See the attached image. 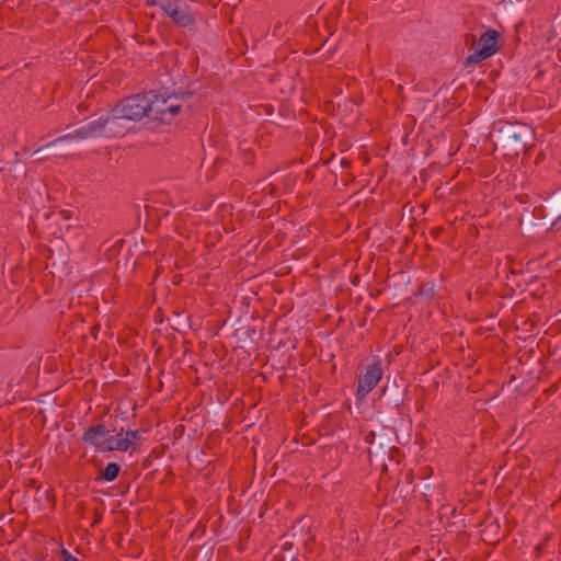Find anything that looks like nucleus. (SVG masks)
I'll return each mask as SVG.
<instances>
[{"mask_svg":"<svg viewBox=\"0 0 561 561\" xmlns=\"http://www.w3.org/2000/svg\"><path fill=\"white\" fill-rule=\"evenodd\" d=\"M494 126L499 145L506 154L518 157L523 152V162H528L537 149L536 133L531 125L518 121L500 119Z\"/></svg>","mask_w":561,"mask_h":561,"instance_id":"f257e3e1","label":"nucleus"},{"mask_svg":"<svg viewBox=\"0 0 561 561\" xmlns=\"http://www.w3.org/2000/svg\"><path fill=\"white\" fill-rule=\"evenodd\" d=\"M409 387V382L399 374L386 377V383L376 403V411L381 420L389 422L393 415H399L401 425L411 424L405 403Z\"/></svg>","mask_w":561,"mask_h":561,"instance_id":"f03ea898","label":"nucleus"},{"mask_svg":"<svg viewBox=\"0 0 561 561\" xmlns=\"http://www.w3.org/2000/svg\"><path fill=\"white\" fill-rule=\"evenodd\" d=\"M526 232L551 231L561 229V186L553 191L550 199L520 220Z\"/></svg>","mask_w":561,"mask_h":561,"instance_id":"7ed1b4c3","label":"nucleus"},{"mask_svg":"<svg viewBox=\"0 0 561 561\" xmlns=\"http://www.w3.org/2000/svg\"><path fill=\"white\" fill-rule=\"evenodd\" d=\"M502 43L503 35L494 28H488L480 35L478 48L465 59L463 66H476L490 58L501 49Z\"/></svg>","mask_w":561,"mask_h":561,"instance_id":"20e7f679","label":"nucleus"},{"mask_svg":"<svg viewBox=\"0 0 561 561\" xmlns=\"http://www.w3.org/2000/svg\"><path fill=\"white\" fill-rule=\"evenodd\" d=\"M115 113H119L126 121H140L150 118V104L147 93H137L126 96L115 104Z\"/></svg>","mask_w":561,"mask_h":561,"instance_id":"39448f33","label":"nucleus"},{"mask_svg":"<svg viewBox=\"0 0 561 561\" xmlns=\"http://www.w3.org/2000/svg\"><path fill=\"white\" fill-rule=\"evenodd\" d=\"M161 10L164 15L179 27L192 30L195 27V12L183 0H162Z\"/></svg>","mask_w":561,"mask_h":561,"instance_id":"423d86ee","label":"nucleus"},{"mask_svg":"<svg viewBox=\"0 0 561 561\" xmlns=\"http://www.w3.org/2000/svg\"><path fill=\"white\" fill-rule=\"evenodd\" d=\"M114 431L107 428L103 423L90 425L82 434V443L93 447L99 453L114 451Z\"/></svg>","mask_w":561,"mask_h":561,"instance_id":"0eeeda50","label":"nucleus"},{"mask_svg":"<svg viewBox=\"0 0 561 561\" xmlns=\"http://www.w3.org/2000/svg\"><path fill=\"white\" fill-rule=\"evenodd\" d=\"M147 94L148 103L150 104V119L161 124H168V118L164 115L171 101L185 102L193 96L192 91H182L168 96H163L156 91H149Z\"/></svg>","mask_w":561,"mask_h":561,"instance_id":"6e6552de","label":"nucleus"},{"mask_svg":"<svg viewBox=\"0 0 561 561\" xmlns=\"http://www.w3.org/2000/svg\"><path fill=\"white\" fill-rule=\"evenodd\" d=\"M383 376L382 360L375 356L373 362L365 367V371L357 378L356 398L362 401L373 391Z\"/></svg>","mask_w":561,"mask_h":561,"instance_id":"1a4fd4ad","label":"nucleus"},{"mask_svg":"<svg viewBox=\"0 0 561 561\" xmlns=\"http://www.w3.org/2000/svg\"><path fill=\"white\" fill-rule=\"evenodd\" d=\"M377 439L373 448H368V459L371 463L373 458L377 460L383 458L386 453L391 450L392 444L399 443L404 444L400 440L396 427L382 425L377 430Z\"/></svg>","mask_w":561,"mask_h":561,"instance_id":"9d476101","label":"nucleus"},{"mask_svg":"<svg viewBox=\"0 0 561 561\" xmlns=\"http://www.w3.org/2000/svg\"><path fill=\"white\" fill-rule=\"evenodd\" d=\"M89 138H91V136L88 131L87 126L83 125L82 127L76 129L73 133L62 135L43 146H41L39 148H37L34 151V153L44 154V153H48V152H53V153L61 152V151H65V150H68L71 148V146L69 144L72 140H75V139L85 140Z\"/></svg>","mask_w":561,"mask_h":561,"instance_id":"9b49d317","label":"nucleus"},{"mask_svg":"<svg viewBox=\"0 0 561 561\" xmlns=\"http://www.w3.org/2000/svg\"><path fill=\"white\" fill-rule=\"evenodd\" d=\"M146 432V430H128L124 432L122 427L114 434V451L138 450L144 439L142 434Z\"/></svg>","mask_w":561,"mask_h":561,"instance_id":"f8f14e48","label":"nucleus"},{"mask_svg":"<svg viewBox=\"0 0 561 561\" xmlns=\"http://www.w3.org/2000/svg\"><path fill=\"white\" fill-rule=\"evenodd\" d=\"M125 118L119 114L115 113V105L108 111L107 115L103 116V121L105 122V137L111 138H119L126 135L128 128L123 124Z\"/></svg>","mask_w":561,"mask_h":561,"instance_id":"ddd939ff","label":"nucleus"},{"mask_svg":"<svg viewBox=\"0 0 561 561\" xmlns=\"http://www.w3.org/2000/svg\"><path fill=\"white\" fill-rule=\"evenodd\" d=\"M122 471V466L118 462H108L105 467H98V476L95 481L113 482Z\"/></svg>","mask_w":561,"mask_h":561,"instance_id":"4468645a","label":"nucleus"},{"mask_svg":"<svg viewBox=\"0 0 561 561\" xmlns=\"http://www.w3.org/2000/svg\"><path fill=\"white\" fill-rule=\"evenodd\" d=\"M437 488L435 485H432L431 481H424L420 485V497L422 501L426 503V507L430 508L433 500L435 497V494H437Z\"/></svg>","mask_w":561,"mask_h":561,"instance_id":"2eb2a0df","label":"nucleus"},{"mask_svg":"<svg viewBox=\"0 0 561 561\" xmlns=\"http://www.w3.org/2000/svg\"><path fill=\"white\" fill-rule=\"evenodd\" d=\"M85 126L91 138L105 137V122L103 121V116H100L98 119L87 123Z\"/></svg>","mask_w":561,"mask_h":561,"instance_id":"dca6fc26","label":"nucleus"},{"mask_svg":"<svg viewBox=\"0 0 561 561\" xmlns=\"http://www.w3.org/2000/svg\"><path fill=\"white\" fill-rule=\"evenodd\" d=\"M435 285L433 282H422L415 291V296H420L426 299H433L435 296Z\"/></svg>","mask_w":561,"mask_h":561,"instance_id":"f3484780","label":"nucleus"},{"mask_svg":"<svg viewBox=\"0 0 561 561\" xmlns=\"http://www.w3.org/2000/svg\"><path fill=\"white\" fill-rule=\"evenodd\" d=\"M182 103L179 101H171L168 107V112L165 113V117L168 118V124H170L175 116L182 111Z\"/></svg>","mask_w":561,"mask_h":561,"instance_id":"a211bd4d","label":"nucleus"},{"mask_svg":"<svg viewBox=\"0 0 561 561\" xmlns=\"http://www.w3.org/2000/svg\"><path fill=\"white\" fill-rule=\"evenodd\" d=\"M214 545L205 542L201 546L199 552L203 561H209L213 557Z\"/></svg>","mask_w":561,"mask_h":561,"instance_id":"6ab92c4d","label":"nucleus"},{"mask_svg":"<svg viewBox=\"0 0 561 561\" xmlns=\"http://www.w3.org/2000/svg\"><path fill=\"white\" fill-rule=\"evenodd\" d=\"M390 461H393L396 465H399L401 451L398 447H396V444H392L391 450L386 453V456Z\"/></svg>","mask_w":561,"mask_h":561,"instance_id":"aec40b11","label":"nucleus"},{"mask_svg":"<svg viewBox=\"0 0 561 561\" xmlns=\"http://www.w3.org/2000/svg\"><path fill=\"white\" fill-rule=\"evenodd\" d=\"M255 160V154L251 149H247L243 151V162L245 164L252 165Z\"/></svg>","mask_w":561,"mask_h":561,"instance_id":"412c9836","label":"nucleus"},{"mask_svg":"<svg viewBox=\"0 0 561 561\" xmlns=\"http://www.w3.org/2000/svg\"><path fill=\"white\" fill-rule=\"evenodd\" d=\"M377 436H378L377 432H375V431H369V432H367V433L365 434V436H364V442H365L367 445H373V446H374V445H375V443H376Z\"/></svg>","mask_w":561,"mask_h":561,"instance_id":"4be33fe9","label":"nucleus"},{"mask_svg":"<svg viewBox=\"0 0 561 561\" xmlns=\"http://www.w3.org/2000/svg\"><path fill=\"white\" fill-rule=\"evenodd\" d=\"M60 559L61 561H80L77 557L72 556L67 549L64 547L60 550Z\"/></svg>","mask_w":561,"mask_h":561,"instance_id":"5701e85b","label":"nucleus"},{"mask_svg":"<svg viewBox=\"0 0 561 561\" xmlns=\"http://www.w3.org/2000/svg\"><path fill=\"white\" fill-rule=\"evenodd\" d=\"M536 154L535 159H534V163L536 165H539L545 159H546V152L542 150V149H539L538 148L533 152V154Z\"/></svg>","mask_w":561,"mask_h":561,"instance_id":"b1692460","label":"nucleus"},{"mask_svg":"<svg viewBox=\"0 0 561 561\" xmlns=\"http://www.w3.org/2000/svg\"><path fill=\"white\" fill-rule=\"evenodd\" d=\"M44 495L47 500V502L54 506L55 503H56V496H55V493H54V490L53 489H48V490H45L44 491Z\"/></svg>","mask_w":561,"mask_h":561,"instance_id":"393cba45","label":"nucleus"},{"mask_svg":"<svg viewBox=\"0 0 561 561\" xmlns=\"http://www.w3.org/2000/svg\"><path fill=\"white\" fill-rule=\"evenodd\" d=\"M93 515H94V518H93V522H92V525H91L92 527H94L95 525L101 523V520L103 518V511L94 510Z\"/></svg>","mask_w":561,"mask_h":561,"instance_id":"a878e982","label":"nucleus"},{"mask_svg":"<svg viewBox=\"0 0 561 561\" xmlns=\"http://www.w3.org/2000/svg\"><path fill=\"white\" fill-rule=\"evenodd\" d=\"M550 536L548 535L545 540L540 543H538L535 548V551L537 553V556H541V553L543 552L545 548H546V545H547V541L549 540Z\"/></svg>","mask_w":561,"mask_h":561,"instance_id":"bb28decb","label":"nucleus"},{"mask_svg":"<svg viewBox=\"0 0 561 561\" xmlns=\"http://www.w3.org/2000/svg\"><path fill=\"white\" fill-rule=\"evenodd\" d=\"M146 7H156L159 5L161 8L162 0H144Z\"/></svg>","mask_w":561,"mask_h":561,"instance_id":"cd10ccee","label":"nucleus"},{"mask_svg":"<svg viewBox=\"0 0 561 561\" xmlns=\"http://www.w3.org/2000/svg\"><path fill=\"white\" fill-rule=\"evenodd\" d=\"M499 523H491L489 525L485 526V528L483 529V533H486L488 530H491V531H494V530H497L499 529Z\"/></svg>","mask_w":561,"mask_h":561,"instance_id":"c85d7f7f","label":"nucleus"},{"mask_svg":"<svg viewBox=\"0 0 561 561\" xmlns=\"http://www.w3.org/2000/svg\"><path fill=\"white\" fill-rule=\"evenodd\" d=\"M205 526L203 528L196 527L193 533L191 534V537H201L205 533Z\"/></svg>","mask_w":561,"mask_h":561,"instance_id":"c756f323","label":"nucleus"},{"mask_svg":"<svg viewBox=\"0 0 561 561\" xmlns=\"http://www.w3.org/2000/svg\"><path fill=\"white\" fill-rule=\"evenodd\" d=\"M28 486L33 488V489H36L37 492L41 491V484H38V482L36 480H34V479H30L28 480Z\"/></svg>","mask_w":561,"mask_h":561,"instance_id":"7c9ffc66","label":"nucleus"},{"mask_svg":"<svg viewBox=\"0 0 561 561\" xmlns=\"http://www.w3.org/2000/svg\"><path fill=\"white\" fill-rule=\"evenodd\" d=\"M99 325H94L92 329H91V334L94 339H96V334H98V331H99Z\"/></svg>","mask_w":561,"mask_h":561,"instance_id":"2f4dec72","label":"nucleus"},{"mask_svg":"<svg viewBox=\"0 0 561 561\" xmlns=\"http://www.w3.org/2000/svg\"><path fill=\"white\" fill-rule=\"evenodd\" d=\"M442 231H443V228H438V227H437V228H434V229L432 230V233H433L434 236H436V237H437Z\"/></svg>","mask_w":561,"mask_h":561,"instance_id":"473e14b6","label":"nucleus"},{"mask_svg":"<svg viewBox=\"0 0 561 561\" xmlns=\"http://www.w3.org/2000/svg\"><path fill=\"white\" fill-rule=\"evenodd\" d=\"M247 333H248L249 336H251L252 334L255 333V329L251 328V327H247Z\"/></svg>","mask_w":561,"mask_h":561,"instance_id":"72a5a7b5","label":"nucleus"},{"mask_svg":"<svg viewBox=\"0 0 561 561\" xmlns=\"http://www.w3.org/2000/svg\"><path fill=\"white\" fill-rule=\"evenodd\" d=\"M474 295L477 296L474 298V300H478L479 299V293L477 291ZM468 298H469V300H472L473 299V295L471 293H468Z\"/></svg>","mask_w":561,"mask_h":561,"instance_id":"f704fd0d","label":"nucleus"},{"mask_svg":"<svg viewBox=\"0 0 561 561\" xmlns=\"http://www.w3.org/2000/svg\"><path fill=\"white\" fill-rule=\"evenodd\" d=\"M291 547H293L291 542H285L284 546H283V549L287 550V549H290Z\"/></svg>","mask_w":561,"mask_h":561,"instance_id":"c9c22d12","label":"nucleus"},{"mask_svg":"<svg viewBox=\"0 0 561 561\" xmlns=\"http://www.w3.org/2000/svg\"><path fill=\"white\" fill-rule=\"evenodd\" d=\"M33 561H45V558H44V556H43V554H41V556H38V554H37V556L34 558V560H33Z\"/></svg>","mask_w":561,"mask_h":561,"instance_id":"e433bc0d","label":"nucleus"},{"mask_svg":"<svg viewBox=\"0 0 561 561\" xmlns=\"http://www.w3.org/2000/svg\"><path fill=\"white\" fill-rule=\"evenodd\" d=\"M468 36L472 39V43L474 44L476 43V37L472 34H469Z\"/></svg>","mask_w":561,"mask_h":561,"instance_id":"4c0bfd02","label":"nucleus"},{"mask_svg":"<svg viewBox=\"0 0 561 561\" xmlns=\"http://www.w3.org/2000/svg\"><path fill=\"white\" fill-rule=\"evenodd\" d=\"M381 468H382L383 471H386L387 470V463L382 462Z\"/></svg>","mask_w":561,"mask_h":561,"instance_id":"58836bf2","label":"nucleus"},{"mask_svg":"<svg viewBox=\"0 0 561 561\" xmlns=\"http://www.w3.org/2000/svg\"><path fill=\"white\" fill-rule=\"evenodd\" d=\"M342 163H343V165H350V162L345 161V160H343Z\"/></svg>","mask_w":561,"mask_h":561,"instance_id":"ea45409f","label":"nucleus"},{"mask_svg":"<svg viewBox=\"0 0 561 561\" xmlns=\"http://www.w3.org/2000/svg\"><path fill=\"white\" fill-rule=\"evenodd\" d=\"M2 171H3V168H2V167H0V172H2Z\"/></svg>","mask_w":561,"mask_h":561,"instance_id":"a19ab883","label":"nucleus"}]
</instances>
